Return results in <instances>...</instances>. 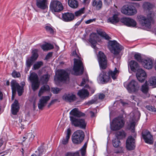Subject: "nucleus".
<instances>
[{
    "instance_id": "obj_50",
    "label": "nucleus",
    "mask_w": 156,
    "mask_h": 156,
    "mask_svg": "<svg viewBox=\"0 0 156 156\" xmlns=\"http://www.w3.org/2000/svg\"><path fill=\"white\" fill-rule=\"evenodd\" d=\"M27 138L29 139L30 141L31 142L33 140L35 136L32 132H30L27 134Z\"/></svg>"
},
{
    "instance_id": "obj_30",
    "label": "nucleus",
    "mask_w": 156,
    "mask_h": 156,
    "mask_svg": "<svg viewBox=\"0 0 156 156\" xmlns=\"http://www.w3.org/2000/svg\"><path fill=\"white\" fill-rule=\"evenodd\" d=\"M129 65L131 70L133 72H136L139 68L138 63L135 61L132 60L129 63Z\"/></svg>"
},
{
    "instance_id": "obj_25",
    "label": "nucleus",
    "mask_w": 156,
    "mask_h": 156,
    "mask_svg": "<svg viewBox=\"0 0 156 156\" xmlns=\"http://www.w3.org/2000/svg\"><path fill=\"white\" fill-rule=\"evenodd\" d=\"M20 107L18 101L15 100L12 105L11 112L12 114L16 115L19 111Z\"/></svg>"
},
{
    "instance_id": "obj_59",
    "label": "nucleus",
    "mask_w": 156,
    "mask_h": 156,
    "mask_svg": "<svg viewBox=\"0 0 156 156\" xmlns=\"http://www.w3.org/2000/svg\"><path fill=\"white\" fill-rule=\"evenodd\" d=\"M81 22L80 21H78L77 23L74 26V27L75 29L80 24Z\"/></svg>"
},
{
    "instance_id": "obj_52",
    "label": "nucleus",
    "mask_w": 156,
    "mask_h": 156,
    "mask_svg": "<svg viewBox=\"0 0 156 156\" xmlns=\"http://www.w3.org/2000/svg\"><path fill=\"white\" fill-rule=\"evenodd\" d=\"M12 76L14 78H18L20 76V74L19 72L14 70L12 73Z\"/></svg>"
},
{
    "instance_id": "obj_58",
    "label": "nucleus",
    "mask_w": 156,
    "mask_h": 156,
    "mask_svg": "<svg viewBox=\"0 0 156 156\" xmlns=\"http://www.w3.org/2000/svg\"><path fill=\"white\" fill-rule=\"evenodd\" d=\"M72 156H80L79 152L78 151L75 152H72Z\"/></svg>"
},
{
    "instance_id": "obj_8",
    "label": "nucleus",
    "mask_w": 156,
    "mask_h": 156,
    "mask_svg": "<svg viewBox=\"0 0 156 156\" xmlns=\"http://www.w3.org/2000/svg\"><path fill=\"white\" fill-rule=\"evenodd\" d=\"M125 122L121 117H117L114 119L111 125V129L113 131L119 130L123 127Z\"/></svg>"
},
{
    "instance_id": "obj_24",
    "label": "nucleus",
    "mask_w": 156,
    "mask_h": 156,
    "mask_svg": "<svg viewBox=\"0 0 156 156\" xmlns=\"http://www.w3.org/2000/svg\"><path fill=\"white\" fill-rule=\"evenodd\" d=\"M69 114L75 117H80L85 115V114L80 111L78 108H75L72 109L70 112Z\"/></svg>"
},
{
    "instance_id": "obj_64",
    "label": "nucleus",
    "mask_w": 156,
    "mask_h": 156,
    "mask_svg": "<svg viewBox=\"0 0 156 156\" xmlns=\"http://www.w3.org/2000/svg\"><path fill=\"white\" fill-rule=\"evenodd\" d=\"M72 152H68L65 154V156H72Z\"/></svg>"
},
{
    "instance_id": "obj_51",
    "label": "nucleus",
    "mask_w": 156,
    "mask_h": 156,
    "mask_svg": "<svg viewBox=\"0 0 156 156\" xmlns=\"http://www.w3.org/2000/svg\"><path fill=\"white\" fill-rule=\"evenodd\" d=\"M146 108L148 110L153 112H156V108L151 105H147Z\"/></svg>"
},
{
    "instance_id": "obj_60",
    "label": "nucleus",
    "mask_w": 156,
    "mask_h": 156,
    "mask_svg": "<svg viewBox=\"0 0 156 156\" xmlns=\"http://www.w3.org/2000/svg\"><path fill=\"white\" fill-rule=\"evenodd\" d=\"M38 150L39 151V154L40 155H41L43 154V152H43L44 151L43 150V149H42V147H40L38 149Z\"/></svg>"
},
{
    "instance_id": "obj_31",
    "label": "nucleus",
    "mask_w": 156,
    "mask_h": 156,
    "mask_svg": "<svg viewBox=\"0 0 156 156\" xmlns=\"http://www.w3.org/2000/svg\"><path fill=\"white\" fill-rule=\"evenodd\" d=\"M119 73V71L115 68L114 71L110 70L108 72L109 76H111L114 80L115 79Z\"/></svg>"
},
{
    "instance_id": "obj_41",
    "label": "nucleus",
    "mask_w": 156,
    "mask_h": 156,
    "mask_svg": "<svg viewBox=\"0 0 156 156\" xmlns=\"http://www.w3.org/2000/svg\"><path fill=\"white\" fill-rule=\"evenodd\" d=\"M41 48L44 51H45L52 49L54 47L52 44L47 43L42 45L41 46Z\"/></svg>"
},
{
    "instance_id": "obj_61",
    "label": "nucleus",
    "mask_w": 156,
    "mask_h": 156,
    "mask_svg": "<svg viewBox=\"0 0 156 156\" xmlns=\"http://www.w3.org/2000/svg\"><path fill=\"white\" fill-rule=\"evenodd\" d=\"M96 102V101L94 100H92L89 101L87 104L89 105H91L92 104H94Z\"/></svg>"
},
{
    "instance_id": "obj_29",
    "label": "nucleus",
    "mask_w": 156,
    "mask_h": 156,
    "mask_svg": "<svg viewBox=\"0 0 156 156\" xmlns=\"http://www.w3.org/2000/svg\"><path fill=\"white\" fill-rule=\"evenodd\" d=\"M66 132L67 133L65 138H63L62 140V143L64 145H66L68 144L71 134V130L70 128H68L67 129Z\"/></svg>"
},
{
    "instance_id": "obj_54",
    "label": "nucleus",
    "mask_w": 156,
    "mask_h": 156,
    "mask_svg": "<svg viewBox=\"0 0 156 156\" xmlns=\"http://www.w3.org/2000/svg\"><path fill=\"white\" fill-rule=\"evenodd\" d=\"M85 87L88 88L89 89V90L92 93H93L95 90V89L94 88H91L88 85H86Z\"/></svg>"
},
{
    "instance_id": "obj_33",
    "label": "nucleus",
    "mask_w": 156,
    "mask_h": 156,
    "mask_svg": "<svg viewBox=\"0 0 156 156\" xmlns=\"http://www.w3.org/2000/svg\"><path fill=\"white\" fill-rule=\"evenodd\" d=\"M50 88L49 86L48 85H45L42 86L39 92L38 96L40 97L43 93L44 92L48 91L50 90Z\"/></svg>"
},
{
    "instance_id": "obj_9",
    "label": "nucleus",
    "mask_w": 156,
    "mask_h": 156,
    "mask_svg": "<svg viewBox=\"0 0 156 156\" xmlns=\"http://www.w3.org/2000/svg\"><path fill=\"white\" fill-rule=\"evenodd\" d=\"M140 86L138 82L134 80H132L128 84L127 89L130 93L139 94Z\"/></svg>"
},
{
    "instance_id": "obj_53",
    "label": "nucleus",
    "mask_w": 156,
    "mask_h": 156,
    "mask_svg": "<svg viewBox=\"0 0 156 156\" xmlns=\"http://www.w3.org/2000/svg\"><path fill=\"white\" fill-rule=\"evenodd\" d=\"M51 91L53 93L56 94L58 93L60 91V89L59 88L57 87L52 88H51Z\"/></svg>"
},
{
    "instance_id": "obj_46",
    "label": "nucleus",
    "mask_w": 156,
    "mask_h": 156,
    "mask_svg": "<svg viewBox=\"0 0 156 156\" xmlns=\"http://www.w3.org/2000/svg\"><path fill=\"white\" fill-rule=\"evenodd\" d=\"M84 8H81L79 10L75 12V15L76 16H80L84 12Z\"/></svg>"
},
{
    "instance_id": "obj_56",
    "label": "nucleus",
    "mask_w": 156,
    "mask_h": 156,
    "mask_svg": "<svg viewBox=\"0 0 156 156\" xmlns=\"http://www.w3.org/2000/svg\"><path fill=\"white\" fill-rule=\"evenodd\" d=\"M81 154L82 156L85 155L86 153V150L83 149H81L80 150Z\"/></svg>"
},
{
    "instance_id": "obj_18",
    "label": "nucleus",
    "mask_w": 156,
    "mask_h": 156,
    "mask_svg": "<svg viewBox=\"0 0 156 156\" xmlns=\"http://www.w3.org/2000/svg\"><path fill=\"white\" fill-rule=\"evenodd\" d=\"M109 76L107 75L106 72L102 71V73L99 74L97 79L100 83H105L109 81Z\"/></svg>"
},
{
    "instance_id": "obj_48",
    "label": "nucleus",
    "mask_w": 156,
    "mask_h": 156,
    "mask_svg": "<svg viewBox=\"0 0 156 156\" xmlns=\"http://www.w3.org/2000/svg\"><path fill=\"white\" fill-rule=\"evenodd\" d=\"M46 31L50 33V34H53L54 33V30L52 28L48 26H46L44 27Z\"/></svg>"
},
{
    "instance_id": "obj_28",
    "label": "nucleus",
    "mask_w": 156,
    "mask_h": 156,
    "mask_svg": "<svg viewBox=\"0 0 156 156\" xmlns=\"http://www.w3.org/2000/svg\"><path fill=\"white\" fill-rule=\"evenodd\" d=\"M77 94L80 98H84L88 96L89 93L87 90L83 89L79 90Z\"/></svg>"
},
{
    "instance_id": "obj_37",
    "label": "nucleus",
    "mask_w": 156,
    "mask_h": 156,
    "mask_svg": "<svg viewBox=\"0 0 156 156\" xmlns=\"http://www.w3.org/2000/svg\"><path fill=\"white\" fill-rule=\"evenodd\" d=\"M149 87L147 81L142 86L140 89L141 91L144 94H147L148 91Z\"/></svg>"
},
{
    "instance_id": "obj_62",
    "label": "nucleus",
    "mask_w": 156,
    "mask_h": 156,
    "mask_svg": "<svg viewBox=\"0 0 156 156\" xmlns=\"http://www.w3.org/2000/svg\"><path fill=\"white\" fill-rule=\"evenodd\" d=\"M105 95L103 94H101L99 95V98L100 99H102L104 98Z\"/></svg>"
},
{
    "instance_id": "obj_38",
    "label": "nucleus",
    "mask_w": 156,
    "mask_h": 156,
    "mask_svg": "<svg viewBox=\"0 0 156 156\" xmlns=\"http://www.w3.org/2000/svg\"><path fill=\"white\" fill-rule=\"evenodd\" d=\"M115 135L117 138L122 139L125 137L126 133L123 130L117 132Z\"/></svg>"
},
{
    "instance_id": "obj_23",
    "label": "nucleus",
    "mask_w": 156,
    "mask_h": 156,
    "mask_svg": "<svg viewBox=\"0 0 156 156\" xmlns=\"http://www.w3.org/2000/svg\"><path fill=\"white\" fill-rule=\"evenodd\" d=\"M142 65L146 69H151L153 66V62L152 60L149 58L143 60L142 62Z\"/></svg>"
},
{
    "instance_id": "obj_32",
    "label": "nucleus",
    "mask_w": 156,
    "mask_h": 156,
    "mask_svg": "<svg viewBox=\"0 0 156 156\" xmlns=\"http://www.w3.org/2000/svg\"><path fill=\"white\" fill-rule=\"evenodd\" d=\"M119 19L117 15H114L112 16L109 17L108 19V22L115 24L119 21Z\"/></svg>"
},
{
    "instance_id": "obj_63",
    "label": "nucleus",
    "mask_w": 156,
    "mask_h": 156,
    "mask_svg": "<svg viewBox=\"0 0 156 156\" xmlns=\"http://www.w3.org/2000/svg\"><path fill=\"white\" fill-rule=\"evenodd\" d=\"M90 114L91 117H94L95 116L94 113L92 111L90 112Z\"/></svg>"
},
{
    "instance_id": "obj_17",
    "label": "nucleus",
    "mask_w": 156,
    "mask_h": 156,
    "mask_svg": "<svg viewBox=\"0 0 156 156\" xmlns=\"http://www.w3.org/2000/svg\"><path fill=\"white\" fill-rule=\"evenodd\" d=\"M142 136L145 143L149 144H152L153 142L152 140L153 139V137L149 131L145 130L143 132Z\"/></svg>"
},
{
    "instance_id": "obj_7",
    "label": "nucleus",
    "mask_w": 156,
    "mask_h": 156,
    "mask_svg": "<svg viewBox=\"0 0 156 156\" xmlns=\"http://www.w3.org/2000/svg\"><path fill=\"white\" fill-rule=\"evenodd\" d=\"M137 18L140 23L142 26L149 28H151V22L153 18L151 15H147V17L143 15H140L137 16Z\"/></svg>"
},
{
    "instance_id": "obj_10",
    "label": "nucleus",
    "mask_w": 156,
    "mask_h": 156,
    "mask_svg": "<svg viewBox=\"0 0 156 156\" xmlns=\"http://www.w3.org/2000/svg\"><path fill=\"white\" fill-rule=\"evenodd\" d=\"M50 8L53 13L59 12L63 9L62 3L57 0L52 1L50 4Z\"/></svg>"
},
{
    "instance_id": "obj_45",
    "label": "nucleus",
    "mask_w": 156,
    "mask_h": 156,
    "mask_svg": "<svg viewBox=\"0 0 156 156\" xmlns=\"http://www.w3.org/2000/svg\"><path fill=\"white\" fill-rule=\"evenodd\" d=\"M43 64L42 62H37L36 63H35L33 66L34 69H39Z\"/></svg>"
},
{
    "instance_id": "obj_1",
    "label": "nucleus",
    "mask_w": 156,
    "mask_h": 156,
    "mask_svg": "<svg viewBox=\"0 0 156 156\" xmlns=\"http://www.w3.org/2000/svg\"><path fill=\"white\" fill-rule=\"evenodd\" d=\"M72 54L73 56L78 58L73 59L74 64L73 69V73L72 72V73L75 75H81L84 71L83 65L81 59L76 51H73Z\"/></svg>"
},
{
    "instance_id": "obj_27",
    "label": "nucleus",
    "mask_w": 156,
    "mask_h": 156,
    "mask_svg": "<svg viewBox=\"0 0 156 156\" xmlns=\"http://www.w3.org/2000/svg\"><path fill=\"white\" fill-rule=\"evenodd\" d=\"M97 38V35L96 34L92 33L90 35V38L89 41L91 44L92 47L95 48L97 41L96 39Z\"/></svg>"
},
{
    "instance_id": "obj_35",
    "label": "nucleus",
    "mask_w": 156,
    "mask_h": 156,
    "mask_svg": "<svg viewBox=\"0 0 156 156\" xmlns=\"http://www.w3.org/2000/svg\"><path fill=\"white\" fill-rule=\"evenodd\" d=\"M97 32L99 35L106 40H109L111 39V37H109L108 34L101 30H98Z\"/></svg>"
},
{
    "instance_id": "obj_14",
    "label": "nucleus",
    "mask_w": 156,
    "mask_h": 156,
    "mask_svg": "<svg viewBox=\"0 0 156 156\" xmlns=\"http://www.w3.org/2000/svg\"><path fill=\"white\" fill-rule=\"evenodd\" d=\"M136 147L135 140L131 136H129L126 141V147L128 150H134Z\"/></svg>"
},
{
    "instance_id": "obj_4",
    "label": "nucleus",
    "mask_w": 156,
    "mask_h": 156,
    "mask_svg": "<svg viewBox=\"0 0 156 156\" xmlns=\"http://www.w3.org/2000/svg\"><path fill=\"white\" fill-rule=\"evenodd\" d=\"M85 136L84 132L81 130L75 132L72 136L73 143L76 144H80L83 141Z\"/></svg>"
},
{
    "instance_id": "obj_57",
    "label": "nucleus",
    "mask_w": 156,
    "mask_h": 156,
    "mask_svg": "<svg viewBox=\"0 0 156 156\" xmlns=\"http://www.w3.org/2000/svg\"><path fill=\"white\" fill-rule=\"evenodd\" d=\"M95 19H90L86 21L85 22V23L87 24H88L94 21L95 20Z\"/></svg>"
},
{
    "instance_id": "obj_13",
    "label": "nucleus",
    "mask_w": 156,
    "mask_h": 156,
    "mask_svg": "<svg viewBox=\"0 0 156 156\" xmlns=\"http://www.w3.org/2000/svg\"><path fill=\"white\" fill-rule=\"evenodd\" d=\"M37 51V49L34 50L32 52L31 56L26 60V65L28 68H30L34 62L37 59L38 56Z\"/></svg>"
},
{
    "instance_id": "obj_39",
    "label": "nucleus",
    "mask_w": 156,
    "mask_h": 156,
    "mask_svg": "<svg viewBox=\"0 0 156 156\" xmlns=\"http://www.w3.org/2000/svg\"><path fill=\"white\" fill-rule=\"evenodd\" d=\"M29 79L31 82L38 81V76L36 73H32L30 74Z\"/></svg>"
},
{
    "instance_id": "obj_12",
    "label": "nucleus",
    "mask_w": 156,
    "mask_h": 156,
    "mask_svg": "<svg viewBox=\"0 0 156 156\" xmlns=\"http://www.w3.org/2000/svg\"><path fill=\"white\" fill-rule=\"evenodd\" d=\"M57 76H55L54 80L55 81H62L66 80L69 78V75L67 72L63 70H58L57 71Z\"/></svg>"
},
{
    "instance_id": "obj_2",
    "label": "nucleus",
    "mask_w": 156,
    "mask_h": 156,
    "mask_svg": "<svg viewBox=\"0 0 156 156\" xmlns=\"http://www.w3.org/2000/svg\"><path fill=\"white\" fill-rule=\"evenodd\" d=\"M21 85L22 86L21 87L19 84L14 80H12L11 82V86L12 90V94H15L16 91L18 92L19 96H21L23 92L24 86L25 85L24 82L23 81L21 83Z\"/></svg>"
},
{
    "instance_id": "obj_44",
    "label": "nucleus",
    "mask_w": 156,
    "mask_h": 156,
    "mask_svg": "<svg viewBox=\"0 0 156 156\" xmlns=\"http://www.w3.org/2000/svg\"><path fill=\"white\" fill-rule=\"evenodd\" d=\"M88 77L87 74H86L84 76L83 78L82 81L80 83V86H83L86 83L88 82Z\"/></svg>"
},
{
    "instance_id": "obj_19",
    "label": "nucleus",
    "mask_w": 156,
    "mask_h": 156,
    "mask_svg": "<svg viewBox=\"0 0 156 156\" xmlns=\"http://www.w3.org/2000/svg\"><path fill=\"white\" fill-rule=\"evenodd\" d=\"M37 7L42 10H45L48 8V0H36Z\"/></svg>"
},
{
    "instance_id": "obj_16",
    "label": "nucleus",
    "mask_w": 156,
    "mask_h": 156,
    "mask_svg": "<svg viewBox=\"0 0 156 156\" xmlns=\"http://www.w3.org/2000/svg\"><path fill=\"white\" fill-rule=\"evenodd\" d=\"M136 73V76L138 80L141 82H144L147 75L146 72L142 69H138Z\"/></svg>"
},
{
    "instance_id": "obj_22",
    "label": "nucleus",
    "mask_w": 156,
    "mask_h": 156,
    "mask_svg": "<svg viewBox=\"0 0 156 156\" xmlns=\"http://www.w3.org/2000/svg\"><path fill=\"white\" fill-rule=\"evenodd\" d=\"M49 96H43L40 99L38 104V108L40 109H42L44 107L47 101L50 99Z\"/></svg>"
},
{
    "instance_id": "obj_36",
    "label": "nucleus",
    "mask_w": 156,
    "mask_h": 156,
    "mask_svg": "<svg viewBox=\"0 0 156 156\" xmlns=\"http://www.w3.org/2000/svg\"><path fill=\"white\" fill-rule=\"evenodd\" d=\"M143 8L146 10L149 11L154 6L153 5L148 2H145L143 5Z\"/></svg>"
},
{
    "instance_id": "obj_5",
    "label": "nucleus",
    "mask_w": 156,
    "mask_h": 156,
    "mask_svg": "<svg viewBox=\"0 0 156 156\" xmlns=\"http://www.w3.org/2000/svg\"><path fill=\"white\" fill-rule=\"evenodd\" d=\"M108 47L111 52L114 55H117L123 49V47L115 40L109 41Z\"/></svg>"
},
{
    "instance_id": "obj_21",
    "label": "nucleus",
    "mask_w": 156,
    "mask_h": 156,
    "mask_svg": "<svg viewBox=\"0 0 156 156\" xmlns=\"http://www.w3.org/2000/svg\"><path fill=\"white\" fill-rule=\"evenodd\" d=\"M62 17L63 21L66 22H69L73 20L75 16L73 13L68 12L62 14Z\"/></svg>"
},
{
    "instance_id": "obj_42",
    "label": "nucleus",
    "mask_w": 156,
    "mask_h": 156,
    "mask_svg": "<svg viewBox=\"0 0 156 156\" xmlns=\"http://www.w3.org/2000/svg\"><path fill=\"white\" fill-rule=\"evenodd\" d=\"M49 76L48 74L43 75L41 78V81L43 84L46 83L48 81Z\"/></svg>"
},
{
    "instance_id": "obj_20",
    "label": "nucleus",
    "mask_w": 156,
    "mask_h": 156,
    "mask_svg": "<svg viewBox=\"0 0 156 156\" xmlns=\"http://www.w3.org/2000/svg\"><path fill=\"white\" fill-rule=\"evenodd\" d=\"M63 99L66 101L71 102L76 99V96L73 93L65 94L62 97Z\"/></svg>"
},
{
    "instance_id": "obj_55",
    "label": "nucleus",
    "mask_w": 156,
    "mask_h": 156,
    "mask_svg": "<svg viewBox=\"0 0 156 156\" xmlns=\"http://www.w3.org/2000/svg\"><path fill=\"white\" fill-rule=\"evenodd\" d=\"M135 122L133 121L131 122L130 123V128L132 129L133 130V131L134 129L135 128Z\"/></svg>"
},
{
    "instance_id": "obj_40",
    "label": "nucleus",
    "mask_w": 156,
    "mask_h": 156,
    "mask_svg": "<svg viewBox=\"0 0 156 156\" xmlns=\"http://www.w3.org/2000/svg\"><path fill=\"white\" fill-rule=\"evenodd\" d=\"M31 87L33 91H35L37 90L39 87L40 83L39 81H34L31 82Z\"/></svg>"
},
{
    "instance_id": "obj_34",
    "label": "nucleus",
    "mask_w": 156,
    "mask_h": 156,
    "mask_svg": "<svg viewBox=\"0 0 156 156\" xmlns=\"http://www.w3.org/2000/svg\"><path fill=\"white\" fill-rule=\"evenodd\" d=\"M68 3L69 6L73 9L77 8L78 6V2L76 0H68Z\"/></svg>"
},
{
    "instance_id": "obj_47",
    "label": "nucleus",
    "mask_w": 156,
    "mask_h": 156,
    "mask_svg": "<svg viewBox=\"0 0 156 156\" xmlns=\"http://www.w3.org/2000/svg\"><path fill=\"white\" fill-rule=\"evenodd\" d=\"M120 141L117 138H115L112 140L113 146L115 147H117L119 146Z\"/></svg>"
},
{
    "instance_id": "obj_43",
    "label": "nucleus",
    "mask_w": 156,
    "mask_h": 156,
    "mask_svg": "<svg viewBox=\"0 0 156 156\" xmlns=\"http://www.w3.org/2000/svg\"><path fill=\"white\" fill-rule=\"evenodd\" d=\"M150 86H156V77L154 76L151 77L149 80Z\"/></svg>"
},
{
    "instance_id": "obj_49",
    "label": "nucleus",
    "mask_w": 156,
    "mask_h": 156,
    "mask_svg": "<svg viewBox=\"0 0 156 156\" xmlns=\"http://www.w3.org/2000/svg\"><path fill=\"white\" fill-rule=\"evenodd\" d=\"M135 59L139 62H142L143 60H142L141 56L140 54H136L134 55Z\"/></svg>"
},
{
    "instance_id": "obj_26",
    "label": "nucleus",
    "mask_w": 156,
    "mask_h": 156,
    "mask_svg": "<svg viewBox=\"0 0 156 156\" xmlns=\"http://www.w3.org/2000/svg\"><path fill=\"white\" fill-rule=\"evenodd\" d=\"M92 4L97 10H99L102 8V3L100 0H93Z\"/></svg>"
},
{
    "instance_id": "obj_15",
    "label": "nucleus",
    "mask_w": 156,
    "mask_h": 156,
    "mask_svg": "<svg viewBox=\"0 0 156 156\" xmlns=\"http://www.w3.org/2000/svg\"><path fill=\"white\" fill-rule=\"evenodd\" d=\"M121 23L128 27H134L136 25V21L128 17H124L120 20Z\"/></svg>"
},
{
    "instance_id": "obj_6",
    "label": "nucleus",
    "mask_w": 156,
    "mask_h": 156,
    "mask_svg": "<svg viewBox=\"0 0 156 156\" xmlns=\"http://www.w3.org/2000/svg\"><path fill=\"white\" fill-rule=\"evenodd\" d=\"M70 120L72 126L75 127H79L82 129H85L87 125L84 119L77 118L73 116H70Z\"/></svg>"
},
{
    "instance_id": "obj_3",
    "label": "nucleus",
    "mask_w": 156,
    "mask_h": 156,
    "mask_svg": "<svg viewBox=\"0 0 156 156\" xmlns=\"http://www.w3.org/2000/svg\"><path fill=\"white\" fill-rule=\"evenodd\" d=\"M121 11L122 13L127 16H134L137 12L135 7L132 4L125 5L122 7Z\"/></svg>"
},
{
    "instance_id": "obj_11",
    "label": "nucleus",
    "mask_w": 156,
    "mask_h": 156,
    "mask_svg": "<svg viewBox=\"0 0 156 156\" xmlns=\"http://www.w3.org/2000/svg\"><path fill=\"white\" fill-rule=\"evenodd\" d=\"M98 60L100 67L102 69H105L107 66V58L104 54L102 51H99L98 55Z\"/></svg>"
}]
</instances>
